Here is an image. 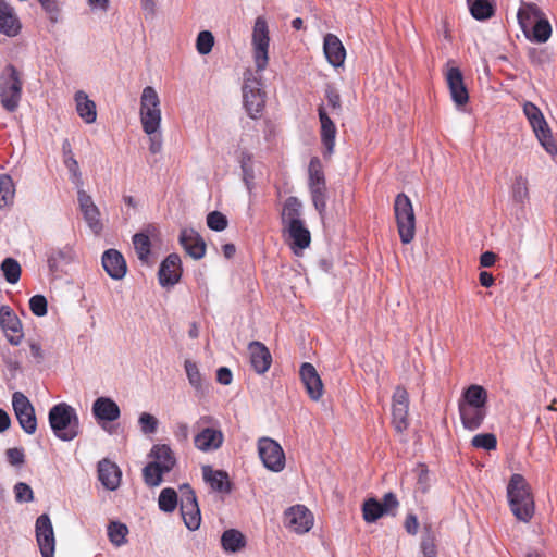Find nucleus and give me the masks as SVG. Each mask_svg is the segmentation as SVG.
Returning a JSON list of instances; mask_svg holds the SVG:
<instances>
[{
    "mask_svg": "<svg viewBox=\"0 0 557 557\" xmlns=\"http://www.w3.org/2000/svg\"><path fill=\"white\" fill-rule=\"evenodd\" d=\"M169 471L163 470L159 463L149 462L143 469L145 483L149 486H158L162 482V475Z\"/></svg>",
    "mask_w": 557,
    "mask_h": 557,
    "instance_id": "nucleus-49",
    "label": "nucleus"
},
{
    "mask_svg": "<svg viewBox=\"0 0 557 557\" xmlns=\"http://www.w3.org/2000/svg\"><path fill=\"white\" fill-rule=\"evenodd\" d=\"M420 549L423 557H437L435 534L430 525L424 527L423 535L420 543Z\"/></svg>",
    "mask_w": 557,
    "mask_h": 557,
    "instance_id": "nucleus-50",
    "label": "nucleus"
},
{
    "mask_svg": "<svg viewBox=\"0 0 557 557\" xmlns=\"http://www.w3.org/2000/svg\"><path fill=\"white\" fill-rule=\"evenodd\" d=\"M301 209L302 205L298 198L290 196L285 200L282 211V223L284 227L304 222L301 220Z\"/></svg>",
    "mask_w": 557,
    "mask_h": 557,
    "instance_id": "nucleus-36",
    "label": "nucleus"
},
{
    "mask_svg": "<svg viewBox=\"0 0 557 557\" xmlns=\"http://www.w3.org/2000/svg\"><path fill=\"white\" fill-rule=\"evenodd\" d=\"M214 45V37L211 32L202 30L198 34L196 48L199 54L206 55L211 52Z\"/></svg>",
    "mask_w": 557,
    "mask_h": 557,
    "instance_id": "nucleus-53",
    "label": "nucleus"
},
{
    "mask_svg": "<svg viewBox=\"0 0 557 557\" xmlns=\"http://www.w3.org/2000/svg\"><path fill=\"white\" fill-rule=\"evenodd\" d=\"M471 444L475 448L493 450L497 446V438L493 433H481L473 436Z\"/></svg>",
    "mask_w": 557,
    "mask_h": 557,
    "instance_id": "nucleus-52",
    "label": "nucleus"
},
{
    "mask_svg": "<svg viewBox=\"0 0 557 557\" xmlns=\"http://www.w3.org/2000/svg\"><path fill=\"white\" fill-rule=\"evenodd\" d=\"M318 115L321 124L320 136L321 141L325 148L324 156L330 157L334 152L335 138H336V126L331 120L323 104L318 108Z\"/></svg>",
    "mask_w": 557,
    "mask_h": 557,
    "instance_id": "nucleus-23",
    "label": "nucleus"
},
{
    "mask_svg": "<svg viewBox=\"0 0 557 557\" xmlns=\"http://www.w3.org/2000/svg\"><path fill=\"white\" fill-rule=\"evenodd\" d=\"M507 496L510 509L515 517L529 522L534 513V502L529 484L521 474H513L507 486Z\"/></svg>",
    "mask_w": 557,
    "mask_h": 557,
    "instance_id": "nucleus-3",
    "label": "nucleus"
},
{
    "mask_svg": "<svg viewBox=\"0 0 557 557\" xmlns=\"http://www.w3.org/2000/svg\"><path fill=\"white\" fill-rule=\"evenodd\" d=\"M221 545L226 553H237L246 546V539L240 531L228 529L221 536Z\"/></svg>",
    "mask_w": 557,
    "mask_h": 557,
    "instance_id": "nucleus-38",
    "label": "nucleus"
},
{
    "mask_svg": "<svg viewBox=\"0 0 557 557\" xmlns=\"http://www.w3.org/2000/svg\"><path fill=\"white\" fill-rule=\"evenodd\" d=\"M180 509L186 528L190 531L198 530L201 515L196 494L189 484L180 486Z\"/></svg>",
    "mask_w": 557,
    "mask_h": 557,
    "instance_id": "nucleus-11",
    "label": "nucleus"
},
{
    "mask_svg": "<svg viewBox=\"0 0 557 557\" xmlns=\"http://www.w3.org/2000/svg\"><path fill=\"white\" fill-rule=\"evenodd\" d=\"M399 503L397 500V497L394 493L389 492L386 493L383 497V500L381 503V506L385 512V515H394L395 510L397 509Z\"/></svg>",
    "mask_w": 557,
    "mask_h": 557,
    "instance_id": "nucleus-61",
    "label": "nucleus"
},
{
    "mask_svg": "<svg viewBox=\"0 0 557 557\" xmlns=\"http://www.w3.org/2000/svg\"><path fill=\"white\" fill-rule=\"evenodd\" d=\"M240 168L243 172V181L248 190H251L253 187V169L251 164L245 163V160H240Z\"/></svg>",
    "mask_w": 557,
    "mask_h": 557,
    "instance_id": "nucleus-62",
    "label": "nucleus"
},
{
    "mask_svg": "<svg viewBox=\"0 0 557 557\" xmlns=\"http://www.w3.org/2000/svg\"><path fill=\"white\" fill-rule=\"evenodd\" d=\"M75 101L79 117L87 124L94 123L97 119L96 103L83 90L75 94Z\"/></svg>",
    "mask_w": 557,
    "mask_h": 557,
    "instance_id": "nucleus-35",
    "label": "nucleus"
},
{
    "mask_svg": "<svg viewBox=\"0 0 557 557\" xmlns=\"http://www.w3.org/2000/svg\"><path fill=\"white\" fill-rule=\"evenodd\" d=\"M284 231L288 233L290 248L296 255L310 246L311 235L304 222L290 224L289 226L284 227Z\"/></svg>",
    "mask_w": 557,
    "mask_h": 557,
    "instance_id": "nucleus-32",
    "label": "nucleus"
},
{
    "mask_svg": "<svg viewBox=\"0 0 557 557\" xmlns=\"http://www.w3.org/2000/svg\"><path fill=\"white\" fill-rule=\"evenodd\" d=\"M174 436L180 443H186L189 436V428L185 422H178L174 428Z\"/></svg>",
    "mask_w": 557,
    "mask_h": 557,
    "instance_id": "nucleus-63",
    "label": "nucleus"
},
{
    "mask_svg": "<svg viewBox=\"0 0 557 557\" xmlns=\"http://www.w3.org/2000/svg\"><path fill=\"white\" fill-rule=\"evenodd\" d=\"M29 309L36 317H44L48 311V302L45 296L35 295L29 299Z\"/></svg>",
    "mask_w": 557,
    "mask_h": 557,
    "instance_id": "nucleus-55",
    "label": "nucleus"
},
{
    "mask_svg": "<svg viewBox=\"0 0 557 557\" xmlns=\"http://www.w3.org/2000/svg\"><path fill=\"white\" fill-rule=\"evenodd\" d=\"M182 261L177 253L169 255L160 264L158 277L162 287L173 286L182 276Z\"/></svg>",
    "mask_w": 557,
    "mask_h": 557,
    "instance_id": "nucleus-21",
    "label": "nucleus"
},
{
    "mask_svg": "<svg viewBox=\"0 0 557 557\" xmlns=\"http://www.w3.org/2000/svg\"><path fill=\"white\" fill-rule=\"evenodd\" d=\"M63 159L64 164L69 172L71 173V181L77 186L81 187L83 185L82 173L79 171V165L77 160L74 158L72 152L71 145L67 139H65L62 144Z\"/></svg>",
    "mask_w": 557,
    "mask_h": 557,
    "instance_id": "nucleus-39",
    "label": "nucleus"
},
{
    "mask_svg": "<svg viewBox=\"0 0 557 557\" xmlns=\"http://www.w3.org/2000/svg\"><path fill=\"white\" fill-rule=\"evenodd\" d=\"M14 197V185L11 176L0 175V208L9 206Z\"/></svg>",
    "mask_w": 557,
    "mask_h": 557,
    "instance_id": "nucleus-51",
    "label": "nucleus"
},
{
    "mask_svg": "<svg viewBox=\"0 0 557 557\" xmlns=\"http://www.w3.org/2000/svg\"><path fill=\"white\" fill-rule=\"evenodd\" d=\"M184 368L189 384L198 394H203L206 391V385L197 363L191 360H186Z\"/></svg>",
    "mask_w": 557,
    "mask_h": 557,
    "instance_id": "nucleus-42",
    "label": "nucleus"
},
{
    "mask_svg": "<svg viewBox=\"0 0 557 557\" xmlns=\"http://www.w3.org/2000/svg\"><path fill=\"white\" fill-rule=\"evenodd\" d=\"M243 99L249 116L257 119L263 111L265 94L261 89L260 81L253 77L249 71L244 75Z\"/></svg>",
    "mask_w": 557,
    "mask_h": 557,
    "instance_id": "nucleus-10",
    "label": "nucleus"
},
{
    "mask_svg": "<svg viewBox=\"0 0 557 557\" xmlns=\"http://www.w3.org/2000/svg\"><path fill=\"white\" fill-rule=\"evenodd\" d=\"M138 422H139L141 432L145 434H152L157 431L158 419L150 413L143 412L139 416Z\"/></svg>",
    "mask_w": 557,
    "mask_h": 557,
    "instance_id": "nucleus-58",
    "label": "nucleus"
},
{
    "mask_svg": "<svg viewBox=\"0 0 557 557\" xmlns=\"http://www.w3.org/2000/svg\"><path fill=\"white\" fill-rule=\"evenodd\" d=\"M511 198L519 205H523L529 199L528 180L521 174L515 177L511 185Z\"/></svg>",
    "mask_w": 557,
    "mask_h": 557,
    "instance_id": "nucleus-45",
    "label": "nucleus"
},
{
    "mask_svg": "<svg viewBox=\"0 0 557 557\" xmlns=\"http://www.w3.org/2000/svg\"><path fill=\"white\" fill-rule=\"evenodd\" d=\"M180 244L184 250L195 260H199L206 255V243L202 237L194 230L181 231Z\"/></svg>",
    "mask_w": 557,
    "mask_h": 557,
    "instance_id": "nucleus-27",
    "label": "nucleus"
},
{
    "mask_svg": "<svg viewBox=\"0 0 557 557\" xmlns=\"http://www.w3.org/2000/svg\"><path fill=\"white\" fill-rule=\"evenodd\" d=\"M487 403V393L480 385H470L467 389L463 391L461 398L459 399V405H467L473 407L486 408Z\"/></svg>",
    "mask_w": 557,
    "mask_h": 557,
    "instance_id": "nucleus-37",
    "label": "nucleus"
},
{
    "mask_svg": "<svg viewBox=\"0 0 557 557\" xmlns=\"http://www.w3.org/2000/svg\"><path fill=\"white\" fill-rule=\"evenodd\" d=\"M21 30V23L13 8L4 0H0V33L15 37Z\"/></svg>",
    "mask_w": 557,
    "mask_h": 557,
    "instance_id": "nucleus-31",
    "label": "nucleus"
},
{
    "mask_svg": "<svg viewBox=\"0 0 557 557\" xmlns=\"http://www.w3.org/2000/svg\"><path fill=\"white\" fill-rule=\"evenodd\" d=\"M285 524L296 533L308 532L313 525L310 510L302 505H296L285 511Z\"/></svg>",
    "mask_w": 557,
    "mask_h": 557,
    "instance_id": "nucleus-20",
    "label": "nucleus"
},
{
    "mask_svg": "<svg viewBox=\"0 0 557 557\" xmlns=\"http://www.w3.org/2000/svg\"><path fill=\"white\" fill-rule=\"evenodd\" d=\"M133 245L137 258L143 264L150 265L151 242L147 234L137 233L133 236Z\"/></svg>",
    "mask_w": 557,
    "mask_h": 557,
    "instance_id": "nucleus-41",
    "label": "nucleus"
},
{
    "mask_svg": "<svg viewBox=\"0 0 557 557\" xmlns=\"http://www.w3.org/2000/svg\"><path fill=\"white\" fill-rule=\"evenodd\" d=\"M299 374L309 397L312 400H319L323 395V383L315 368L309 362H304Z\"/></svg>",
    "mask_w": 557,
    "mask_h": 557,
    "instance_id": "nucleus-24",
    "label": "nucleus"
},
{
    "mask_svg": "<svg viewBox=\"0 0 557 557\" xmlns=\"http://www.w3.org/2000/svg\"><path fill=\"white\" fill-rule=\"evenodd\" d=\"M248 351L252 369L258 374H264L272 363L269 348L261 342L252 341L248 345Z\"/></svg>",
    "mask_w": 557,
    "mask_h": 557,
    "instance_id": "nucleus-25",
    "label": "nucleus"
},
{
    "mask_svg": "<svg viewBox=\"0 0 557 557\" xmlns=\"http://www.w3.org/2000/svg\"><path fill=\"white\" fill-rule=\"evenodd\" d=\"M308 186L314 208L320 214L326 209V184L323 165L318 157H312L308 166Z\"/></svg>",
    "mask_w": 557,
    "mask_h": 557,
    "instance_id": "nucleus-9",
    "label": "nucleus"
},
{
    "mask_svg": "<svg viewBox=\"0 0 557 557\" xmlns=\"http://www.w3.org/2000/svg\"><path fill=\"white\" fill-rule=\"evenodd\" d=\"M149 136V151L152 154L159 153L162 149V136L161 132L154 134H147Z\"/></svg>",
    "mask_w": 557,
    "mask_h": 557,
    "instance_id": "nucleus-64",
    "label": "nucleus"
},
{
    "mask_svg": "<svg viewBox=\"0 0 557 557\" xmlns=\"http://www.w3.org/2000/svg\"><path fill=\"white\" fill-rule=\"evenodd\" d=\"M323 51L327 62L334 67H339L344 64L346 58V50L336 35H325L323 42Z\"/></svg>",
    "mask_w": 557,
    "mask_h": 557,
    "instance_id": "nucleus-28",
    "label": "nucleus"
},
{
    "mask_svg": "<svg viewBox=\"0 0 557 557\" xmlns=\"http://www.w3.org/2000/svg\"><path fill=\"white\" fill-rule=\"evenodd\" d=\"M121 470L116 463L103 459L98 463V479L109 491H115L121 483Z\"/></svg>",
    "mask_w": 557,
    "mask_h": 557,
    "instance_id": "nucleus-29",
    "label": "nucleus"
},
{
    "mask_svg": "<svg viewBox=\"0 0 557 557\" xmlns=\"http://www.w3.org/2000/svg\"><path fill=\"white\" fill-rule=\"evenodd\" d=\"M178 495L174 488H163L159 495L158 504L160 510L164 512H173L178 504Z\"/></svg>",
    "mask_w": 557,
    "mask_h": 557,
    "instance_id": "nucleus-47",
    "label": "nucleus"
},
{
    "mask_svg": "<svg viewBox=\"0 0 557 557\" xmlns=\"http://www.w3.org/2000/svg\"><path fill=\"white\" fill-rule=\"evenodd\" d=\"M12 406L23 431L27 434H34L37 430V419L29 399L22 392H15L12 395Z\"/></svg>",
    "mask_w": 557,
    "mask_h": 557,
    "instance_id": "nucleus-14",
    "label": "nucleus"
},
{
    "mask_svg": "<svg viewBox=\"0 0 557 557\" xmlns=\"http://www.w3.org/2000/svg\"><path fill=\"white\" fill-rule=\"evenodd\" d=\"M75 259V250L71 245L53 248L48 255V267L51 272H57L63 265H67Z\"/></svg>",
    "mask_w": 557,
    "mask_h": 557,
    "instance_id": "nucleus-34",
    "label": "nucleus"
},
{
    "mask_svg": "<svg viewBox=\"0 0 557 557\" xmlns=\"http://www.w3.org/2000/svg\"><path fill=\"white\" fill-rule=\"evenodd\" d=\"M0 270L8 283L15 284L18 282L22 269L17 260L5 258L0 264Z\"/></svg>",
    "mask_w": 557,
    "mask_h": 557,
    "instance_id": "nucleus-44",
    "label": "nucleus"
},
{
    "mask_svg": "<svg viewBox=\"0 0 557 557\" xmlns=\"http://www.w3.org/2000/svg\"><path fill=\"white\" fill-rule=\"evenodd\" d=\"M140 123L146 134H154L160 131L161 126V109L160 98L156 89L147 86L143 89L140 97Z\"/></svg>",
    "mask_w": 557,
    "mask_h": 557,
    "instance_id": "nucleus-6",
    "label": "nucleus"
},
{
    "mask_svg": "<svg viewBox=\"0 0 557 557\" xmlns=\"http://www.w3.org/2000/svg\"><path fill=\"white\" fill-rule=\"evenodd\" d=\"M252 57L256 70L262 72L269 63L270 36L267 20L258 16L255 21L251 36Z\"/></svg>",
    "mask_w": 557,
    "mask_h": 557,
    "instance_id": "nucleus-8",
    "label": "nucleus"
},
{
    "mask_svg": "<svg viewBox=\"0 0 557 557\" xmlns=\"http://www.w3.org/2000/svg\"><path fill=\"white\" fill-rule=\"evenodd\" d=\"M227 223L226 216L219 211H212L207 215V225L213 231H224L227 227Z\"/></svg>",
    "mask_w": 557,
    "mask_h": 557,
    "instance_id": "nucleus-54",
    "label": "nucleus"
},
{
    "mask_svg": "<svg viewBox=\"0 0 557 557\" xmlns=\"http://www.w3.org/2000/svg\"><path fill=\"white\" fill-rule=\"evenodd\" d=\"M468 7L471 15L478 21L487 20L494 14V8L488 0H473Z\"/></svg>",
    "mask_w": 557,
    "mask_h": 557,
    "instance_id": "nucleus-46",
    "label": "nucleus"
},
{
    "mask_svg": "<svg viewBox=\"0 0 557 557\" xmlns=\"http://www.w3.org/2000/svg\"><path fill=\"white\" fill-rule=\"evenodd\" d=\"M150 456L154 459L153 463H159L165 471H171L175 465V458L170 446L165 444L154 445Z\"/></svg>",
    "mask_w": 557,
    "mask_h": 557,
    "instance_id": "nucleus-40",
    "label": "nucleus"
},
{
    "mask_svg": "<svg viewBox=\"0 0 557 557\" xmlns=\"http://www.w3.org/2000/svg\"><path fill=\"white\" fill-rule=\"evenodd\" d=\"M258 453L263 466L270 471L281 472L284 469L285 454L276 441L270 437L260 438Z\"/></svg>",
    "mask_w": 557,
    "mask_h": 557,
    "instance_id": "nucleus-12",
    "label": "nucleus"
},
{
    "mask_svg": "<svg viewBox=\"0 0 557 557\" xmlns=\"http://www.w3.org/2000/svg\"><path fill=\"white\" fill-rule=\"evenodd\" d=\"M203 480L210 487L222 494H228L232 490L228 474L223 470H213L210 466L202 467Z\"/></svg>",
    "mask_w": 557,
    "mask_h": 557,
    "instance_id": "nucleus-33",
    "label": "nucleus"
},
{
    "mask_svg": "<svg viewBox=\"0 0 557 557\" xmlns=\"http://www.w3.org/2000/svg\"><path fill=\"white\" fill-rule=\"evenodd\" d=\"M14 495L18 503H29L34 499L32 487L24 482H18L14 485Z\"/></svg>",
    "mask_w": 557,
    "mask_h": 557,
    "instance_id": "nucleus-56",
    "label": "nucleus"
},
{
    "mask_svg": "<svg viewBox=\"0 0 557 557\" xmlns=\"http://www.w3.org/2000/svg\"><path fill=\"white\" fill-rule=\"evenodd\" d=\"M102 267L113 280H121L126 275L127 265L123 255L116 249H108L102 255Z\"/></svg>",
    "mask_w": 557,
    "mask_h": 557,
    "instance_id": "nucleus-26",
    "label": "nucleus"
},
{
    "mask_svg": "<svg viewBox=\"0 0 557 557\" xmlns=\"http://www.w3.org/2000/svg\"><path fill=\"white\" fill-rule=\"evenodd\" d=\"M394 214L400 242L410 244L416 235V215L412 202L406 194L400 193L395 197Z\"/></svg>",
    "mask_w": 557,
    "mask_h": 557,
    "instance_id": "nucleus-5",
    "label": "nucleus"
},
{
    "mask_svg": "<svg viewBox=\"0 0 557 557\" xmlns=\"http://www.w3.org/2000/svg\"><path fill=\"white\" fill-rule=\"evenodd\" d=\"M517 18L522 32L532 41L543 44L549 39L552 26L536 4L524 3L519 9Z\"/></svg>",
    "mask_w": 557,
    "mask_h": 557,
    "instance_id": "nucleus-2",
    "label": "nucleus"
},
{
    "mask_svg": "<svg viewBox=\"0 0 557 557\" xmlns=\"http://www.w3.org/2000/svg\"><path fill=\"white\" fill-rule=\"evenodd\" d=\"M409 395L405 387L397 386L392 397V424L397 433L403 434L410 425Z\"/></svg>",
    "mask_w": 557,
    "mask_h": 557,
    "instance_id": "nucleus-13",
    "label": "nucleus"
},
{
    "mask_svg": "<svg viewBox=\"0 0 557 557\" xmlns=\"http://www.w3.org/2000/svg\"><path fill=\"white\" fill-rule=\"evenodd\" d=\"M36 541L42 557H54L55 537L52 522L47 513L40 515L35 524Z\"/></svg>",
    "mask_w": 557,
    "mask_h": 557,
    "instance_id": "nucleus-15",
    "label": "nucleus"
},
{
    "mask_svg": "<svg viewBox=\"0 0 557 557\" xmlns=\"http://www.w3.org/2000/svg\"><path fill=\"white\" fill-rule=\"evenodd\" d=\"M23 91L21 72L13 65L8 64L0 73V103L2 108L12 113L20 106Z\"/></svg>",
    "mask_w": 557,
    "mask_h": 557,
    "instance_id": "nucleus-4",
    "label": "nucleus"
},
{
    "mask_svg": "<svg viewBox=\"0 0 557 557\" xmlns=\"http://www.w3.org/2000/svg\"><path fill=\"white\" fill-rule=\"evenodd\" d=\"M91 412L98 424L106 430V423L120 419L121 410L116 401L110 397H98L91 407Z\"/></svg>",
    "mask_w": 557,
    "mask_h": 557,
    "instance_id": "nucleus-19",
    "label": "nucleus"
},
{
    "mask_svg": "<svg viewBox=\"0 0 557 557\" xmlns=\"http://www.w3.org/2000/svg\"><path fill=\"white\" fill-rule=\"evenodd\" d=\"M449 60L446 64L444 75L448 85L453 101L457 106H463L469 101V94L463 82V75L459 67L453 66Z\"/></svg>",
    "mask_w": 557,
    "mask_h": 557,
    "instance_id": "nucleus-16",
    "label": "nucleus"
},
{
    "mask_svg": "<svg viewBox=\"0 0 557 557\" xmlns=\"http://www.w3.org/2000/svg\"><path fill=\"white\" fill-rule=\"evenodd\" d=\"M458 410L462 426L469 431L478 430L482 425L487 414V408L473 407L467 405L458 404Z\"/></svg>",
    "mask_w": 557,
    "mask_h": 557,
    "instance_id": "nucleus-30",
    "label": "nucleus"
},
{
    "mask_svg": "<svg viewBox=\"0 0 557 557\" xmlns=\"http://www.w3.org/2000/svg\"><path fill=\"white\" fill-rule=\"evenodd\" d=\"M223 442V432L220 429L209 426L201 429L194 437L195 447L202 453L218 450Z\"/></svg>",
    "mask_w": 557,
    "mask_h": 557,
    "instance_id": "nucleus-22",
    "label": "nucleus"
},
{
    "mask_svg": "<svg viewBox=\"0 0 557 557\" xmlns=\"http://www.w3.org/2000/svg\"><path fill=\"white\" fill-rule=\"evenodd\" d=\"M8 461L15 467H20L25 462V453L23 448H9L5 451Z\"/></svg>",
    "mask_w": 557,
    "mask_h": 557,
    "instance_id": "nucleus-59",
    "label": "nucleus"
},
{
    "mask_svg": "<svg viewBox=\"0 0 557 557\" xmlns=\"http://www.w3.org/2000/svg\"><path fill=\"white\" fill-rule=\"evenodd\" d=\"M325 98L327 100L329 106L336 111L342 110V101L341 95L338 91L331 85H329L325 89Z\"/></svg>",
    "mask_w": 557,
    "mask_h": 557,
    "instance_id": "nucleus-60",
    "label": "nucleus"
},
{
    "mask_svg": "<svg viewBox=\"0 0 557 557\" xmlns=\"http://www.w3.org/2000/svg\"><path fill=\"white\" fill-rule=\"evenodd\" d=\"M77 201L89 228L95 234H100L103 230V224L100 220V210L95 205L92 198L84 189L79 188L77 191Z\"/></svg>",
    "mask_w": 557,
    "mask_h": 557,
    "instance_id": "nucleus-18",
    "label": "nucleus"
},
{
    "mask_svg": "<svg viewBox=\"0 0 557 557\" xmlns=\"http://www.w3.org/2000/svg\"><path fill=\"white\" fill-rule=\"evenodd\" d=\"M0 326L12 345H20L23 337L21 320L9 306L0 307Z\"/></svg>",
    "mask_w": 557,
    "mask_h": 557,
    "instance_id": "nucleus-17",
    "label": "nucleus"
},
{
    "mask_svg": "<svg viewBox=\"0 0 557 557\" xmlns=\"http://www.w3.org/2000/svg\"><path fill=\"white\" fill-rule=\"evenodd\" d=\"M128 534V529L126 524L121 523L119 521L110 522L108 525V537L110 542L116 546L120 547L124 545L127 540L126 536Z\"/></svg>",
    "mask_w": 557,
    "mask_h": 557,
    "instance_id": "nucleus-43",
    "label": "nucleus"
},
{
    "mask_svg": "<svg viewBox=\"0 0 557 557\" xmlns=\"http://www.w3.org/2000/svg\"><path fill=\"white\" fill-rule=\"evenodd\" d=\"M42 10L52 23H58L60 18V7L57 0H38Z\"/></svg>",
    "mask_w": 557,
    "mask_h": 557,
    "instance_id": "nucleus-57",
    "label": "nucleus"
},
{
    "mask_svg": "<svg viewBox=\"0 0 557 557\" xmlns=\"http://www.w3.org/2000/svg\"><path fill=\"white\" fill-rule=\"evenodd\" d=\"M523 113L527 116L537 140L547 153L555 156L557 153V145L553 139L550 128L537 106L527 101L523 104Z\"/></svg>",
    "mask_w": 557,
    "mask_h": 557,
    "instance_id": "nucleus-7",
    "label": "nucleus"
},
{
    "mask_svg": "<svg viewBox=\"0 0 557 557\" xmlns=\"http://www.w3.org/2000/svg\"><path fill=\"white\" fill-rule=\"evenodd\" d=\"M48 421L53 435L63 442L73 441L81 433L76 409L67 403L52 406L48 412Z\"/></svg>",
    "mask_w": 557,
    "mask_h": 557,
    "instance_id": "nucleus-1",
    "label": "nucleus"
},
{
    "mask_svg": "<svg viewBox=\"0 0 557 557\" xmlns=\"http://www.w3.org/2000/svg\"><path fill=\"white\" fill-rule=\"evenodd\" d=\"M385 512L381 506V503L375 498H369L363 503L362 516L366 522L372 523L384 516Z\"/></svg>",
    "mask_w": 557,
    "mask_h": 557,
    "instance_id": "nucleus-48",
    "label": "nucleus"
}]
</instances>
